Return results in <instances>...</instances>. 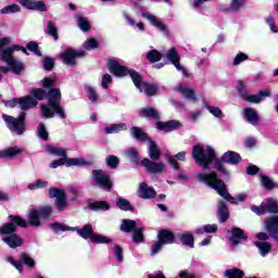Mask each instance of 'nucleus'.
<instances>
[{"label": "nucleus", "instance_id": "obj_1", "mask_svg": "<svg viewBox=\"0 0 278 278\" xmlns=\"http://www.w3.org/2000/svg\"><path fill=\"white\" fill-rule=\"evenodd\" d=\"M191 157L201 168H210L211 164H214L215 170L223 175V177H229V172L225 164H230L231 166H237V164L242 162V156L240 153L236 151H227L225 152L222 157L216 156V150L211 146H206V153L205 148L200 144H195L192 148Z\"/></svg>", "mask_w": 278, "mask_h": 278}, {"label": "nucleus", "instance_id": "obj_2", "mask_svg": "<svg viewBox=\"0 0 278 278\" xmlns=\"http://www.w3.org/2000/svg\"><path fill=\"white\" fill-rule=\"evenodd\" d=\"M108 71L114 77H127L129 75L134 86L139 90V92H143L146 97H155L159 92L157 85L153 83H148L142 80V75L138 73V71L134 68H129L125 65H121L118 61L114 59H110L106 64Z\"/></svg>", "mask_w": 278, "mask_h": 278}, {"label": "nucleus", "instance_id": "obj_3", "mask_svg": "<svg viewBox=\"0 0 278 278\" xmlns=\"http://www.w3.org/2000/svg\"><path fill=\"white\" fill-rule=\"evenodd\" d=\"M38 101L34 99L31 96L21 97L20 98V108L22 112L17 117L12 115H8L5 113L2 114V119L4 121L8 129H10L13 134H17V136H23L25 134V129H27V125L25 121H27V110H31V108H37Z\"/></svg>", "mask_w": 278, "mask_h": 278}, {"label": "nucleus", "instance_id": "obj_4", "mask_svg": "<svg viewBox=\"0 0 278 278\" xmlns=\"http://www.w3.org/2000/svg\"><path fill=\"white\" fill-rule=\"evenodd\" d=\"M198 181H203L208 186V188H212L213 190L217 191V194L225 199V201H229L232 205L238 204V199L231 197L229 193V190H227V185L225 184V180L218 178V173L211 172L210 174L200 173L198 175Z\"/></svg>", "mask_w": 278, "mask_h": 278}, {"label": "nucleus", "instance_id": "obj_5", "mask_svg": "<svg viewBox=\"0 0 278 278\" xmlns=\"http://www.w3.org/2000/svg\"><path fill=\"white\" fill-rule=\"evenodd\" d=\"M14 51H22V53H24L25 55H29V52L27 51V49H25V47L21 45H12L7 49L2 50V53L0 54V60L1 62L8 63L14 75H21L22 73H25V63L14 59Z\"/></svg>", "mask_w": 278, "mask_h": 278}, {"label": "nucleus", "instance_id": "obj_6", "mask_svg": "<svg viewBox=\"0 0 278 278\" xmlns=\"http://www.w3.org/2000/svg\"><path fill=\"white\" fill-rule=\"evenodd\" d=\"M126 155L131 164L142 166L146 168L147 173H150L151 175H160V173H164L165 165L163 162H153L147 157L140 161V153L134 148L129 149Z\"/></svg>", "mask_w": 278, "mask_h": 278}, {"label": "nucleus", "instance_id": "obj_7", "mask_svg": "<svg viewBox=\"0 0 278 278\" xmlns=\"http://www.w3.org/2000/svg\"><path fill=\"white\" fill-rule=\"evenodd\" d=\"M130 136L138 140L139 142H150L149 146V157L150 160H153L152 162H157L160 157H162V152L160 151V148L157 147V142L153 141L151 137L142 131V128L138 126H134L130 128Z\"/></svg>", "mask_w": 278, "mask_h": 278}, {"label": "nucleus", "instance_id": "obj_8", "mask_svg": "<svg viewBox=\"0 0 278 278\" xmlns=\"http://www.w3.org/2000/svg\"><path fill=\"white\" fill-rule=\"evenodd\" d=\"M50 227L55 233H60V231H76V233H78L84 240H91L92 236L94 235V229L90 224L84 225L83 228H77L66 226L64 224H61L60 222H55L51 224Z\"/></svg>", "mask_w": 278, "mask_h": 278}, {"label": "nucleus", "instance_id": "obj_9", "mask_svg": "<svg viewBox=\"0 0 278 278\" xmlns=\"http://www.w3.org/2000/svg\"><path fill=\"white\" fill-rule=\"evenodd\" d=\"M46 99L48 100V104L41 105V114L45 118H53L55 112L50 106L62 103V91L58 88H50L48 92L46 91Z\"/></svg>", "mask_w": 278, "mask_h": 278}, {"label": "nucleus", "instance_id": "obj_10", "mask_svg": "<svg viewBox=\"0 0 278 278\" xmlns=\"http://www.w3.org/2000/svg\"><path fill=\"white\" fill-rule=\"evenodd\" d=\"M16 227L27 229L29 224L18 215H9V222L0 227V236H13L17 231Z\"/></svg>", "mask_w": 278, "mask_h": 278}, {"label": "nucleus", "instance_id": "obj_11", "mask_svg": "<svg viewBox=\"0 0 278 278\" xmlns=\"http://www.w3.org/2000/svg\"><path fill=\"white\" fill-rule=\"evenodd\" d=\"M91 175L98 188L105 190V192H112V188H114V181H112V177H110L108 172L103 169H93Z\"/></svg>", "mask_w": 278, "mask_h": 278}, {"label": "nucleus", "instance_id": "obj_12", "mask_svg": "<svg viewBox=\"0 0 278 278\" xmlns=\"http://www.w3.org/2000/svg\"><path fill=\"white\" fill-rule=\"evenodd\" d=\"M48 152L51 153V155H60L61 157H65V166H92V162L87 161L85 159H71L66 154V150L55 148L53 146H48Z\"/></svg>", "mask_w": 278, "mask_h": 278}, {"label": "nucleus", "instance_id": "obj_13", "mask_svg": "<svg viewBox=\"0 0 278 278\" xmlns=\"http://www.w3.org/2000/svg\"><path fill=\"white\" fill-rule=\"evenodd\" d=\"M86 55V51L84 50H75L73 48H67L63 53L59 55L60 60H62L63 64L67 66H77V58H84Z\"/></svg>", "mask_w": 278, "mask_h": 278}, {"label": "nucleus", "instance_id": "obj_14", "mask_svg": "<svg viewBox=\"0 0 278 278\" xmlns=\"http://www.w3.org/2000/svg\"><path fill=\"white\" fill-rule=\"evenodd\" d=\"M25 10H33L34 12H49L47 3L42 0H17Z\"/></svg>", "mask_w": 278, "mask_h": 278}, {"label": "nucleus", "instance_id": "obj_15", "mask_svg": "<svg viewBox=\"0 0 278 278\" xmlns=\"http://www.w3.org/2000/svg\"><path fill=\"white\" fill-rule=\"evenodd\" d=\"M181 127V123L177 119H170L167 122L157 121L155 123V128L159 131H164L165 134H169V131H175Z\"/></svg>", "mask_w": 278, "mask_h": 278}, {"label": "nucleus", "instance_id": "obj_16", "mask_svg": "<svg viewBox=\"0 0 278 278\" xmlns=\"http://www.w3.org/2000/svg\"><path fill=\"white\" fill-rule=\"evenodd\" d=\"M139 199L151 200L157 197V191L153 187H149L147 182H141L137 191Z\"/></svg>", "mask_w": 278, "mask_h": 278}, {"label": "nucleus", "instance_id": "obj_17", "mask_svg": "<svg viewBox=\"0 0 278 278\" xmlns=\"http://www.w3.org/2000/svg\"><path fill=\"white\" fill-rule=\"evenodd\" d=\"M265 225L270 238L278 243V215L266 218Z\"/></svg>", "mask_w": 278, "mask_h": 278}, {"label": "nucleus", "instance_id": "obj_18", "mask_svg": "<svg viewBox=\"0 0 278 278\" xmlns=\"http://www.w3.org/2000/svg\"><path fill=\"white\" fill-rule=\"evenodd\" d=\"M157 240L163 244H175V232L170 229H161L157 232Z\"/></svg>", "mask_w": 278, "mask_h": 278}, {"label": "nucleus", "instance_id": "obj_19", "mask_svg": "<svg viewBox=\"0 0 278 278\" xmlns=\"http://www.w3.org/2000/svg\"><path fill=\"white\" fill-rule=\"evenodd\" d=\"M217 218L222 224H225L229 220V206H227V202L223 200L218 201Z\"/></svg>", "mask_w": 278, "mask_h": 278}, {"label": "nucleus", "instance_id": "obj_20", "mask_svg": "<svg viewBox=\"0 0 278 278\" xmlns=\"http://www.w3.org/2000/svg\"><path fill=\"white\" fill-rule=\"evenodd\" d=\"M228 233H232V236L230 237V242H232L235 247H238V244H240V240H249V237L244 235V230H242V228L233 227L228 230Z\"/></svg>", "mask_w": 278, "mask_h": 278}, {"label": "nucleus", "instance_id": "obj_21", "mask_svg": "<svg viewBox=\"0 0 278 278\" xmlns=\"http://www.w3.org/2000/svg\"><path fill=\"white\" fill-rule=\"evenodd\" d=\"M141 16L143 18H147L151 23V25H153V27H156V29H160V31L168 34V27L166 26V24L157 20L155 15L143 12Z\"/></svg>", "mask_w": 278, "mask_h": 278}, {"label": "nucleus", "instance_id": "obj_22", "mask_svg": "<svg viewBox=\"0 0 278 278\" xmlns=\"http://www.w3.org/2000/svg\"><path fill=\"white\" fill-rule=\"evenodd\" d=\"M140 118H151L152 121H160L161 115L157 110L151 106H146L138 112Z\"/></svg>", "mask_w": 278, "mask_h": 278}, {"label": "nucleus", "instance_id": "obj_23", "mask_svg": "<svg viewBox=\"0 0 278 278\" xmlns=\"http://www.w3.org/2000/svg\"><path fill=\"white\" fill-rule=\"evenodd\" d=\"M167 60L175 66V68H181V55L177 51V48L172 47L166 53Z\"/></svg>", "mask_w": 278, "mask_h": 278}, {"label": "nucleus", "instance_id": "obj_24", "mask_svg": "<svg viewBox=\"0 0 278 278\" xmlns=\"http://www.w3.org/2000/svg\"><path fill=\"white\" fill-rule=\"evenodd\" d=\"M266 97H270L269 89L261 90L257 94L249 96V93H248V94H245V97L243 99H244V101H248V103H262V100L266 99Z\"/></svg>", "mask_w": 278, "mask_h": 278}, {"label": "nucleus", "instance_id": "obj_25", "mask_svg": "<svg viewBox=\"0 0 278 278\" xmlns=\"http://www.w3.org/2000/svg\"><path fill=\"white\" fill-rule=\"evenodd\" d=\"M2 242H4V244H8V247H10V249H18V247H21L23 244V238H21L16 233L9 235V236L2 238Z\"/></svg>", "mask_w": 278, "mask_h": 278}, {"label": "nucleus", "instance_id": "obj_26", "mask_svg": "<svg viewBox=\"0 0 278 278\" xmlns=\"http://www.w3.org/2000/svg\"><path fill=\"white\" fill-rule=\"evenodd\" d=\"M110 203L108 201H94V200H89L88 202V208L91 210V212H108L110 210Z\"/></svg>", "mask_w": 278, "mask_h": 278}, {"label": "nucleus", "instance_id": "obj_27", "mask_svg": "<svg viewBox=\"0 0 278 278\" xmlns=\"http://www.w3.org/2000/svg\"><path fill=\"white\" fill-rule=\"evenodd\" d=\"M244 118L254 127L260 123V114H257V111H255L253 108L244 109Z\"/></svg>", "mask_w": 278, "mask_h": 278}, {"label": "nucleus", "instance_id": "obj_28", "mask_svg": "<svg viewBox=\"0 0 278 278\" xmlns=\"http://www.w3.org/2000/svg\"><path fill=\"white\" fill-rule=\"evenodd\" d=\"M177 238L182 247H189V249H194V235L190 232L178 233Z\"/></svg>", "mask_w": 278, "mask_h": 278}, {"label": "nucleus", "instance_id": "obj_29", "mask_svg": "<svg viewBox=\"0 0 278 278\" xmlns=\"http://www.w3.org/2000/svg\"><path fill=\"white\" fill-rule=\"evenodd\" d=\"M23 153V149L18 147L7 148L3 151H0V157L4 160H12V157H16Z\"/></svg>", "mask_w": 278, "mask_h": 278}, {"label": "nucleus", "instance_id": "obj_30", "mask_svg": "<svg viewBox=\"0 0 278 278\" xmlns=\"http://www.w3.org/2000/svg\"><path fill=\"white\" fill-rule=\"evenodd\" d=\"M177 160L179 162H186V151L178 152L176 155L167 159L168 164L173 166L174 170H179L181 168Z\"/></svg>", "mask_w": 278, "mask_h": 278}, {"label": "nucleus", "instance_id": "obj_31", "mask_svg": "<svg viewBox=\"0 0 278 278\" xmlns=\"http://www.w3.org/2000/svg\"><path fill=\"white\" fill-rule=\"evenodd\" d=\"M35 210L39 214L41 220H49V218L53 216V207H51V205H43Z\"/></svg>", "mask_w": 278, "mask_h": 278}, {"label": "nucleus", "instance_id": "obj_32", "mask_svg": "<svg viewBox=\"0 0 278 278\" xmlns=\"http://www.w3.org/2000/svg\"><path fill=\"white\" fill-rule=\"evenodd\" d=\"M138 227H136V220L134 219H123L121 225V231L124 233H132L136 231Z\"/></svg>", "mask_w": 278, "mask_h": 278}, {"label": "nucleus", "instance_id": "obj_33", "mask_svg": "<svg viewBox=\"0 0 278 278\" xmlns=\"http://www.w3.org/2000/svg\"><path fill=\"white\" fill-rule=\"evenodd\" d=\"M40 215L38 213V211L36 208H33L29 214H28V226L30 225V227H40L41 223H40Z\"/></svg>", "mask_w": 278, "mask_h": 278}, {"label": "nucleus", "instance_id": "obj_34", "mask_svg": "<svg viewBox=\"0 0 278 278\" xmlns=\"http://www.w3.org/2000/svg\"><path fill=\"white\" fill-rule=\"evenodd\" d=\"M29 94L35 101H45L47 99V90L45 88H31Z\"/></svg>", "mask_w": 278, "mask_h": 278}, {"label": "nucleus", "instance_id": "obj_35", "mask_svg": "<svg viewBox=\"0 0 278 278\" xmlns=\"http://www.w3.org/2000/svg\"><path fill=\"white\" fill-rule=\"evenodd\" d=\"M255 247H257L262 257H266V255H268V253H270V251H273V244H270V242H260L256 241Z\"/></svg>", "mask_w": 278, "mask_h": 278}, {"label": "nucleus", "instance_id": "obj_36", "mask_svg": "<svg viewBox=\"0 0 278 278\" xmlns=\"http://www.w3.org/2000/svg\"><path fill=\"white\" fill-rule=\"evenodd\" d=\"M179 92L185 97V99H188L189 101L197 102V92H194V89H189L184 86L178 87Z\"/></svg>", "mask_w": 278, "mask_h": 278}, {"label": "nucleus", "instance_id": "obj_37", "mask_svg": "<svg viewBox=\"0 0 278 278\" xmlns=\"http://www.w3.org/2000/svg\"><path fill=\"white\" fill-rule=\"evenodd\" d=\"M116 206L122 210V212H134V206L131 202L125 198H118L116 201Z\"/></svg>", "mask_w": 278, "mask_h": 278}, {"label": "nucleus", "instance_id": "obj_38", "mask_svg": "<svg viewBox=\"0 0 278 278\" xmlns=\"http://www.w3.org/2000/svg\"><path fill=\"white\" fill-rule=\"evenodd\" d=\"M226 278H244V270L233 267L230 269H226L224 273Z\"/></svg>", "mask_w": 278, "mask_h": 278}, {"label": "nucleus", "instance_id": "obj_39", "mask_svg": "<svg viewBox=\"0 0 278 278\" xmlns=\"http://www.w3.org/2000/svg\"><path fill=\"white\" fill-rule=\"evenodd\" d=\"M47 34L48 36H51L53 40L58 41L60 40V34L58 33V26H55V23L49 21L47 26Z\"/></svg>", "mask_w": 278, "mask_h": 278}, {"label": "nucleus", "instance_id": "obj_40", "mask_svg": "<svg viewBox=\"0 0 278 278\" xmlns=\"http://www.w3.org/2000/svg\"><path fill=\"white\" fill-rule=\"evenodd\" d=\"M244 5V0H231L230 8L223 9L225 14H229V12H239L240 8Z\"/></svg>", "mask_w": 278, "mask_h": 278}, {"label": "nucleus", "instance_id": "obj_41", "mask_svg": "<svg viewBox=\"0 0 278 278\" xmlns=\"http://www.w3.org/2000/svg\"><path fill=\"white\" fill-rule=\"evenodd\" d=\"M90 242H92L93 244H110V242H112V239L103 235H97L93 232V236L91 237Z\"/></svg>", "mask_w": 278, "mask_h": 278}, {"label": "nucleus", "instance_id": "obj_42", "mask_svg": "<svg viewBox=\"0 0 278 278\" xmlns=\"http://www.w3.org/2000/svg\"><path fill=\"white\" fill-rule=\"evenodd\" d=\"M162 58H163L162 52L157 50H150L147 53V60L150 61V64H155V62H160Z\"/></svg>", "mask_w": 278, "mask_h": 278}, {"label": "nucleus", "instance_id": "obj_43", "mask_svg": "<svg viewBox=\"0 0 278 278\" xmlns=\"http://www.w3.org/2000/svg\"><path fill=\"white\" fill-rule=\"evenodd\" d=\"M123 129H127L126 124H113L104 128L105 134H118V131H123Z\"/></svg>", "mask_w": 278, "mask_h": 278}, {"label": "nucleus", "instance_id": "obj_44", "mask_svg": "<svg viewBox=\"0 0 278 278\" xmlns=\"http://www.w3.org/2000/svg\"><path fill=\"white\" fill-rule=\"evenodd\" d=\"M22 264H25L28 268H36V261L27 254V252L21 253Z\"/></svg>", "mask_w": 278, "mask_h": 278}, {"label": "nucleus", "instance_id": "obj_45", "mask_svg": "<svg viewBox=\"0 0 278 278\" xmlns=\"http://www.w3.org/2000/svg\"><path fill=\"white\" fill-rule=\"evenodd\" d=\"M26 50L31 51L38 58H42V51H40V47L38 46V42L30 41L26 45Z\"/></svg>", "mask_w": 278, "mask_h": 278}, {"label": "nucleus", "instance_id": "obj_46", "mask_svg": "<svg viewBox=\"0 0 278 278\" xmlns=\"http://www.w3.org/2000/svg\"><path fill=\"white\" fill-rule=\"evenodd\" d=\"M54 205H55L56 210H59V212H64V210H66V205H68V203L66 202V193L59 197L55 200Z\"/></svg>", "mask_w": 278, "mask_h": 278}, {"label": "nucleus", "instance_id": "obj_47", "mask_svg": "<svg viewBox=\"0 0 278 278\" xmlns=\"http://www.w3.org/2000/svg\"><path fill=\"white\" fill-rule=\"evenodd\" d=\"M66 194L64 189L55 188V187H50L48 191V195L50 199H60V197H63Z\"/></svg>", "mask_w": 278, "mask_h": 278}, {"label": "nucleus", "instance_id": "obj_48", "mask_svg": "<svg viewBox=\"0 0 278 278\" xmlns=\"http://www.w3.org/2000/svg\"><path fill=\"white\" fill-rule=\"evenodd\" d=\"M105 163L109 168H118L121 160L116 155H108L105 159Z\"/></svg>", "mask_w": 278, "mask_h": 278}, {"label": "nucleus", "instance_id": "obj_49", "mask_svg": "<svg viewBox=\"0 0 278 278\" xmlns=\"http://www.w3.org/2000/svg\"><path fill=\"white\" fill-rule=\"evenodd\" d=\"M16 12H21L18 4H10L0 10V14H16Z\"/></svg>", "mask_w": 278, "mask_h": 278}, {"label": "nucleus", "instance_id": "obj_50", "mask_svg": "<svg viewBox=\"0 0 278 278\" xmlns=\"http://www.w3.org/2000/svg\"><path fill=\"white\" fill-rule=\"evenodd\" d=\"M43 70H46L48 73H51L53 68L55 67V59L51 56H46L42 61Z\"/></svg>", "mask_w": 278, "mask_h": 278}, {"label": "nucleus", "instance_id": "obj_51", "mask_svg": "<svg viewBox=\"0 0 278 278\" xmlns=\"http://www.w3.org/2000/svg\"><path fill=\"white\" fill-rule=\"evenodd\" d=\"M37 135L43 141L49 140V131H47V126H45V124L40 123L38 125Z\"/></svg>", "mask_w": 278, "mask_h": 278}, {"label": "nucleus", "instance_id": "obj_52", "mask_svg": "<svg viewBox=\"0 0 278 278\" xmlns=\"http://www.w3.org/2000/svg\"><path fill=\"white\" fill-rule=\"evenodd\" d=\"M77 23L81 31H90V21H88L86 17L79 16Z\"/></svg>", "mask_w": 278, "mask_h": 278}, {"label": "nucleus", "instance_id": "obj_53", "mask_svg": "<svg viewBox=\"0 0 278 278\" xmlns=\"http://www.w3.org/2000/svg\"><path fill=\"white\" fill-rule=\"evenodd\" d=\"M265 212H268V214H278L277 202L273 199H269L267 205H265Z\"/></svg>", "mask_w": 278, "mask_h": 278}, {"label": "nucleus", "instance_id": "obj_54", "mask_svg": "<svg viewBox=\"0 0 278 278\" xmlns=\"http://www.w3.org/2000/svg\"><path fill=\"white\" fill-rule=\"evenodd\" d=\"M132 240L134 242L140 243L144 242V230L142 228H137L132 231Z\"/></svg>", "mask_w": 278, "mask_h": 278}, {"label": "nucleus", "instance_id": "obj_55", "mask_svg": "<svg viewBox=\"0 0 278 278\" xmlns=\"http://www.w3.org/2000/svg\"><path fill=\"white\" fill-rule=\"evenodd\" d=\"M49 186V181L37 179L34 184L28 185V190H38V188H47Z\"/></svg>", "mask_w": 278, "mask_h": 278}, {"label": "nucleus", "instance_id": "obj_56", "mask_svg": "<svg viewBox=\"0 0 278 278\" xmlns=\"http://www.w3.org/2000/svg\"><path fill=\"white\" fill-rule=\"evenodd\" d=\"M205 106H206V110H208V112L211 114H213V116H215V118H223L225 116V114L223 113L220 108H218V106H210V105H207V103H205Z\"/></svg>", "mask_w": 278, "mask_h": 278}, {"label": "nucleus", "instance_id": "obj_57", "mask_svg": "<svg viewBox=\"0 0 278 278\" xmlns=\"http://www.w3.org/2000/svg\"><path fill=\"white\" fill-rule=\"evenodd\" d=\"M261 181H262V186H263V188H265V190H273V188H275V184L266 175L261 176Z\"/></svg>", "mask_w": 278, "mask_h": 278}, {"label": "nucleus", "instance_id": "obj_58", "mask_svg": "<svg viewBox=\"0 0 278 278\" xmlns=\"http://www.w3.org/2000/svg\"><path fill=\"white\" fill-rule=\"evenodd\" d=\"M50 110H53L56 116L61 118H66V113L64 112V109H62L61 102H59L58 104H52L50 106Z\"/></svg>", "mask_w": 278, "mask_h": 278}, {"label": "nucleus", "instance_id": "obj_59", "mask_svg": "<svg viewBox=\"0 0 278 278\" xmlns=\"http://www.w3.org/2000/svg\"><path fill=\"white\" fill-rule=\"evenodd\" d=\"M84 48L87 51H92V49H99V41L94 38L87 39L84 43Z\"/></svg>", "mask_w": 278, "mask_h": 278}, {"label": "nucleus", "instance_id": "obj_60", "mask_svg": "<svg viewBox=\"0 0 278 278\" xmlns=\"http://www.w3.org/2000/svg\"><path fill=\"white\" fill-rule=\"evenodd\" d=\"M247 60H249V55L244 52H239L235 59H233V66H240V64H242V62H247Z\"/></svg>", "mask_w": 278, "mask_h": 278}, {"label": "nucleus", "instance_id": "obj_61", "mask_svg": "<svg viewBox=\"0 0 278 278\" xmlns=\"http://www.w3.org/2000/svg\"><path fill=\"white\" fill-rule=\"evenodd\" d=\"M41 86H42L43 90H51V88H53V86H55V80L53 78L45 77L41 80Z\"/></svg>", "mask_w": 278, "mask_h": 278}, {"label": "nucleus", "instance_id": "obj_62", "mask_svg": "<svg viewBox=\"0 0 278 278\" xmlns=\"http://www.w3.org/2000/svg\"><path fill=\"white\" fill-rule=\"evenodd\" d=\"M87 97L90 99L91 103H97V99H99V94L91 86L87 87Z\"/></svg>", "mask_w": 278, "mask_h": 278}, {"label": "nucleus", "instance_id": "obj_63", "mask_svg": "<svg viewBox=\"0 0 278 278\" xmlns=\"http://www.w3.org/2000/svg\"><path fill=\"white\" fill-rule=\"evenodd\" d=\"M237 91L240 94L241 99L249 94V91H247V86H244V81L242 80L238 81Z\"/></svg>", "mask_w": 278, "mask_h": 278}, {"label": "nucleus", "instance_id": "obj_64", "mask_svg": "<svg viewBox=\"0 0 278 278\" xmlns=\"http://www.w3.org/2000/svg\"><path fill=\"white\" fill-rule=\"evenodd\" d=\"M114 255L117 262H123L125 260V256H123V247L116 244L114 248Z\"/></svg>", "mask_w": 278, "mask_h": 278}]
</instances>
